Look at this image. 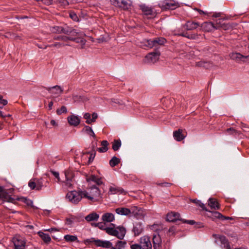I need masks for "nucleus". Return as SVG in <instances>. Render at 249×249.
Segmentation results:
<instances>
[{
	"instance_id": "f257e3e1",
	"label": "nucleus",
	"mask_w": 249,
	"mask_h": 249,
	"mask_svg": "<svg viewBox=\"0 0 249 249\" xmlns=\"http://www.w3.org/2000/svg\"><path fill=\"white\" fill-rule=\"evenodd\" d=\"M105 231L108 235L116 236L120 240L124 239L126 232L124 227L122 226L116 227L113 224H112L110 227H107Z\"/></svg>"
},
{
	"instance_id": "f03ea898",
	"label": "nucleus",
	"mask_w": 249,
	"mask_h": 249,
	"mask_svg": "<svg viewBox=\"0 0 249 249\" xmlns=\"http://www.w3.org/2000/svg\"><path fill=\"white\" fill-rule=\"evenodd\" d=\"M83 198H86L91 202L99 201L101 198V193L99 188L93 186L88 191H83Z\"/></svg>"
},
{
	"instance_id": "7ed1b4c3",
	"label": "nucleus",
	"mask_w": 249,
	"mask_h": 249,
	"mask_svg": "<svg viewBox=\"0 0 249 249\" xmlns=\"http://www.w3.org/2000/svg\"><path fill=\"white\" fill-rule=\"evenodd\" d=\"M115 212L118 214L124 215H128L132 213L137 217V215L141 213L142 210L137 207H133L130 209L126 208H118L115 210Z\"/></svg>"
},
{
	"instance_id": "20e7f679",
	"label": "nucleus",
	"mask_w": 249,
	"mask_h": 249,
	"mask_svg": "<svg viewBox=\"0 0 249 249\" xmlns=\"http://www.w3.org/2000/svg\"><path fill=\"white\" fill-rule=\"evenodd\" d=\"M48 183L47 180L43 178L33 179L30 180L28 186L32 190H40L43 187H47Z\"/></svg>"
},
{
	"instance_id": "39448f33",
	"label": "nucleus",
	"mask_w": 249,
	"mask_h": 249,
	"mask_svg": "<svg viewBox=\"0 0 249 249\" xmlns=\"http://www.w3.org/2000/svg\"><path fill=\"white\" fill-rule=\"evenodd\" d=\"M82 194L83 191H70L67 193L66 195V198L71 202L74 204H77L81 200L82 198H83Z\"/></svg>"
},
{
	"instance_id": "423d86ee",
	"label": "nucleus",
	"mask_w": 249,
	"mask_h": 249,
	"mask_svg": "<svg viewBox=\"0 0 249 249\" xmlns=\"http://www.w3.org/2000/svg\"><path fill=\"white\" fill-rule=\"evenodd\" d=\"M159 5L162 10H174L179 7L178 3L174 0H164Z\"/></svg>"
},
{
	"instance_id": "0eeeda50",
	"label": "nucleus",
	"mask_w": 249,
	"mask_h": 249,
	"mask_svg": "<svg viewBox=\"0 0 249 249\" xmlns=\"http://www.w3.org/2000/svg\"><path fill=\"white\" fill-rule=\"evenodd\" d=\"M15 249H25L26 246L25 238L19 235H16L12 238Z\"/></svg>"
},
{
	"instance_id": "6e6552de",
	"label": "nucleus",
	"mask_w": 249,
	"mask_h": 249,
	"mask_svg": "<svg viewBox=\"0 0 249 249\" xmlns=\"http://www.w3.org/2000/svg\"><path fill=\"white\" fill-rule=\"evenodd\" d=\"M112 5L124 10H127L130 7V1L129 0H110Z\"/></svg>"
},
{
	"instance_id": "1a4fd4ad",
	"label": "nucleus",
	"mask_w": 249,
	"mask_h": 249,
	"mask_svg": "<svg viewBox=\"0 0 249 249\" xmlns=\"http://www.w3.org/2000/svg\"><path fill=\"white\" fill-rule=\"evenodd\" d=\"M46 89L52 94V98L54 100L56 97L59 96L63 92V88L57 85L46 88Z\"/></svg>"
},
{
	"instance_id": "9d476101",
	"label": "nucleus",
	"mask_w": 249,
	"mask_h": 249,
	"mask_svg": "<svg viewBox=\"0 0 249 249\" xmlns=\"http://www.w3.org/2000/svg\"><path fill=\"white\" fill-rule=\"evenodd\" d=\"M66 180L64 182L65 186L68 188L72 187V179L73 178V173L71 170H68L65 172Z\"/></svg>"
},
{
	"instance_id": "9b49d317",
	"label": "nucleus",
	"mask_w": 249,
	"mask_h": 249,
	"mask_svg": "<svg viewBox=\"0 0 249 249\" xmlns=\"http://www.w3.org/2000/svg\"><path fill=\"white\" fill-rule=\"evenodd\" d=\"M160 55V53L158 51L149 53L145 56V62L154 63L159 60Z\"/></svg>"
},
{
	"instance_id": "f8f14e48",
	"label": "nucleus",
	"mask_w": 249,
	"mask_h": 249,
	"mask_svg": "<svg viewBox=\"0 0 249 249\" xmlns=\"http://www.w3.org/2000/svg\"><path fill=\"white\" fill-rule=\"evenodd\" d=\"M140 244L143 249H152L150 238L147 236H143L140 238Z\"/></svg>"
},
{
	"instance_id": "ddd939ff",
	"label": "nucleus",
	"mask_w": 249,
	"mask_h": 249,
	"mask_svg": "<svg viewBox=\"0 0 249 249\" xmlns=\"http://www.w3.org/2000/svg\"><path fill=\"white\" fill-rule=\"evenodd\" d=\"M216 239L218 240L221 243V247L224 249H231L230 245L228 240L224 236L215 235Z\"/></svg>"
},
{
	"instance_id": "4468645a",
	"label": "nucleus",
	"mask_w": 249,
	"mask_h": 249,
	"mask_svg": "<svg viewBox=\"0 0 249 249\" xmlns=\"http://www.w3.org/2000/svg\"><path fill=\"white\" fill-rule=\"evenodd\" d=\"M93 242L95 245L98 247L111 249L112 243L109 241L94 240Z\"/></svg>"
},
{
	"instance_id": "2eb2a0df",
	"label": "nucleus",
	"mask_w": 249,
	"mask_h": 249,
	"mask_svg": "<svg viewBox=\"0 0 249 249\" xmlns=\"http://www.w3.org/2000/svg\"><path fill=\"white\" fill-rule=\"evenodd\" d=\"M213 29H216V24L211 22H205L200 25V29L205 32H210Z\"/></svg>"
},
{
	"instance_id": "dca6fc26",
	"label": "nucleus",
	"mask_w": 249,
	"mask_h": 249,
	"mask_svg": "<svg viewBox=\"0 0 249 249\" xmlns=\"http://www.w3.org/2000/svg\"><path fill=\"white\" fill-rule=\"evenodd\" d=\"M140 7L142 12L147 16H154L155 13L153 9L145 4H142L140 5Z\"/></svg>"
},
{
	"instance_id": "f3484780",
	"label": "nucleus",
	"mask_w": 249,
	"mask_h": 249,
	"mask_svg": "<svg viewBox=\"0 0 249 249\" xmlns=\"http://www.w3.org/2000/svg\"><path fill=\"white\" fill-rule=\"evenodd\" d=\"M180 214L178 213L171 212L167 214V220L170 222H174L178 220H181L180 218Z\"/></svg>"
},
{
	"instance_id": "a211bd4d",
	"label": "nucleus",
	"mask_w": 249,
	"mask_h": 249,
	"mask_svg": "<svg viewBox=\"0 0 249 249\" xmlns=\"http://www.w3.org/2000/svg\"><path fill=\"white\" fill-rule=\"evenodd\" d=\"M200 25L198 22L193 21H188L184 25L186 29L188 31L195 30Z\"/></svg>"
},
{
	"instance_id": "6ab92c4d",
	"label": "nucleus",
	"mask_w": 249,
	"mask_h": 249,
	"mask_svg": "<svg viewBox=\"0 0 249 249\" xmlns=\"http://www.w3.org/2000/svg\"><path fill=\"white\" fill-rule=\"evenodd\" d=\"M124 193V191L123 189L116 186L114 185L111 186L109 187L108 193L110 195H115L118 193L123 194Z\"/></svg>"
},
{
	"instance_id": "aec40b11",
	"label": "nucleus",
	"mask_w": 249,
	"mask_h": 249,
	"mask_svg": "<svg viewBox=\"0 0 249 249\" xmlns=\"http://www.w3.org/2000/svg\"><path fill=\"white\" fill-rule=\"evenodd\" d=\"M114 215L110 213H107L102 216V220L105 222H111L114 220Z\"/></svg>"
},
{
	"instance_id": "412c9836",
	"label": "nucleus",
	"mask_w": 249,
	"mask_h": 249,
	"mask_svg": "<svg viewBox=\"0 0 249 249\" xmlns=\"http://www.w3.org/2000/svg\"><path fill=\"white\" fill-rule=\"evenodd\" d=\"M68 121L70 125L77 126L80 123V119L76 116L71 115L68 117Z\"/></svg>"
},
{
	"instance_id": "4be33fe9",
	"label": "nucleus",
	"mask_w": 249,
	"mask_h": 249,
	"mask_svg": "<svg viewBox=\"0 0 249 249\" xmlns=\"http://www.w3.org/2000/svg\"><path fill=\"white\" fill-rule=\"evenodd\" d=\"M87 180L88 182H93L98 185H100L103 184L102 178H99L95 175H91L89 178H87Z\"/></svg>"
},
{
	"instance_id": "5701e85b",
	"label": "nucleus",
	"mask_w": 249,
	"mask_h": 249,
	"mask_svg": "<svg viewBox=\"0 0 249 249\" xmlns=\"http://www.w3.org/2000/svg\"><path fill=\"white\" fill-rule=\"evenodd\" d=\"M141 46L142 47H147L148 48H152L154 47V39H143L142 42Z\"/></svg>"
},
{
	"instance_id": "b1692460",
	"label": "nucleus",
	"mask_w": 249,
	"mask_h": 249,
	"mask_svg": "<svg viewBox=\"0 0 249 249\" xmlns=\"http://www.w3.org/2000/svg\"><path fill=\"white\" fill-rule=\"evenodd\" d=\"M143 231L142 224L140 223H137L134 226L133 231L135 236L139 235Z\"/></svg>"
},
{
	"instance_id": "393cba45",
	"label": "nucleus",
	"mask_w": 249,
	"mask_h": 249,
	"mask_svg": "<svg viewBox=\"0 0 249 249\" xmlns=\"http://www.w3.org/2000/svg\"><path fill=\"white\" fill-rule=\"evenodd\" d=\"M101 147L97 148V151L100 153H105L108 150L109 143L104 140L101 142Z\"/></svg>"
},
{
	"instance_id": "a878e982",
	"label": "nucleus",
	"mask_w": 249,
	"mask_h": 249,
	"mask_svg": "<svg viewBox=\"0 0 249 249\" xmlns=\"http://www.w3.org/2000/svg\"><path fill=\"white\" fill-rule=\"evenodd\" d=\"M50 31L53 33L60 34L61 33H68V31L66 30V28H63L60 26H53L50 28Z\"/></svg>"
},
{
	"instance_id": "bb28decb",
	"label": "nucleus",
	"mask_w": 249,
	"mask_h": 249,
	"mask_svg": "<svg viewBox=\"0 0 249 249\" xmlns=\"http://www.w3.org/2000/svg\"><path fill=\"white\" fill-rule=\"evenodd\" d=\"M99 218V215L95 212H92L85 217V219L88 222L97 221Z\"/></svg>"
},
{
	"instance_id": "cd10ccee",
	"label": "nucleus",
	"mask_w": 249,
	"mask_h": 249,
	"mask_svg": "<svg viewBox=\"0 0 249 249\" xmlns=\"http://www.w3.org/2000/svg\"><path fill=\"white\" fill-rule=\"evenodd\" d=\"M173 136L177 141H181L183 140L185 136L182 134V130L178 129L173 132Z\"/></svg>"
},
{
	"instance_id": "c85d7f7f",
	"label": "nucleus",
	"mask_w": 249,
	"mask_h": 249,
	"mask_svg": "<svg viewBox=\"0 0 249 249\" xmlns=\"http://www.w3.org/2000/svg\"><path fill=\"white\" fill-rule=\"evenodd\" d=\"M208 205L211 208L214 210H218L219 208V203L214 198H210L208 201Z\"/></svg>"
},
{
	"instance_id": "c756f323",
	"label": "nucleus",
	"mask_w": 249,
	"mask_h": 249,
	"mask_svg": "<svg viewBox=\"0 0 249 249\" xmlns=\"http://www.w3.org/2000/svg\"><path fill=\"white\" fill-rule=\"evenodd\" d=\"M153 39L155 47H158L160 46L163 45L166 42V39L163 37H156Z\"/></svg>"
},
{
	"instance_id": "7c9ffc66",
	"label": "nucleus",
	"mask_w": 249,
	"mask_h": 249,
	"mask_svg": "<svg viewBox=\"0 0 249 249\" xmlns=\"http://www.w3.org/2000/svg\"><path fill=\"white\" fill-rule=\"evenodd\" d=\"M37 234L46 243H49L51 241V238L49 234L41 231H38Z\"/></svg>"
},
{
	"instance_id": "2f4dec72",
	"label": "nucleus",
	"mask_w": 249,
	"mask_h": 249,
	"mask_svg": "<svg viewBox=\"0 0 249 249\" xmlns=\"http://www.w3.org/2000/svg\"><path fill=\"white\" fill-rule=\"evenodd\" d=\"M64 239L67 242H78L79 241L76 235L67 234L64 236Z\"/></svg>"
},
{
	"instance_id": "473e14b6",
	"label": "nucleus",
	"mask_w": 249,
	"mask_h": 249,
	"mask_svg": "<svg viewBox=\"0 0 249 249\" xmlns=\"http://www.w3.org/2000/svg\"><path fill=\"white\" fill-rule=\"evenodd\" d=\"M231 58L236 61L241 60L243 58H247L248 56H245L240 53H233L230 54Z\"/></svg>"
},
{
	"instance_id": "72a5a7b5",
	"label": "nucleus",
	"mask_w": 249,
	"mask_h": 249,
	"mask_svg": "<svg viewBox=\"0 0 249 249\" xmlns=\"http://www.w3.org/2000/svg\"><path fill=\"white\" fill-rule=\"evenodd\" d=\"M216 29L221 28L225 30H229L230 28H231V26L229 24L223 23V24H221L220 21H219V22H218V21H217L216 23Z\"/></svg>"
},
{
	"instance_id": "f704fd0d",
	"label": "nucleus",
	"mask_w": 249,
	"mask_h": 249,
	"mask_svg": "<svg viewBox=\"0 0 249 249\" xmlns=\"http://www.w3.org/2000/svg\"><path fill=\"white\" fill-rule=\"evenodd\" d=\"M121 142L120 140H115L112 142V148L113 150L115 151L119 150L120 147L121 146Z\"/></svg>"
},
{
	"instance_id": "c9c22d12",
	"label": "nucleus",
	"mask_w": 249,
	"mask_h": 249,
	"mask_svg": "<svg viewBox=\"0 0 249 249\" xmlns=\"http://www.w3.org/2000/svg\"><path fill=\"white\" fill-rule=\"evenodd\" d=\"M82 131L90 136H92L93 137H95V135L93 131L92 130L91 127L89 126H85L83 129Z\"/></svg>"
},
{
	"instance_id": "e433bc0d",
	"label": "nucleus",
	"mask_w": 249,
	"mask_h": 249,
	"mask_svg": "<svg viewBox=\"0 0 249 249\" xmlns=\"http://www.w3.org/2000/svg\"><path fill=\"white\" fill-rule=\"evenodd\" d=\"M120 162V160L114 156L109 161V164L111 167H114Z\"/></svg>"
},
{
	"instance_id": "4c0bfd02",
	"label": "nucleus",
	"mask_w": 249,
	"mask_h": 249,
	"mask_svg": "<svg viewBox=\"0 0 249 249\" xmlns=\"http://www.w3.org/2000/svg\"><path fill=\"white\" fill-rule=\"evenodd\" d=\"M70 40L73 41L75 42L76 43H79L81 44L82 45H84L85 44L86 40L84 39L83 38L81 37H71L70 38Z\"/></svg>"
},
{
	"instance_id": "58836bf2",
	"label": "nucleus",
	"mask_w": 249,
	"mask_h": 249,
	"mask_svg": "<svg viewBox=\"0 0 249 249\" xmlns=\"http://www.w3.org/2000/svg\"><path fill=\"white\" fill-rule=\"evenodd\" d=\"M66 30L68 31V33H65V34L70 35V36H79V33L75 29H71L69 28H66Z\"/></svg>"
},
{
	"instance_id": "ea45409f",
	"label": "nucleus",
	"mask_w": 249,
	"mask_h": 249,
	"mask_svg": "<svg viewBox=\"0 0 249 249\" xmlns=\"http://www.w3.org/2000/svg\"><path fill=\"white\" fill-rule=\"evenodd\" d=\"M153 242L154 247L155 248L156 245L159 246L160 244V236L159 235H154L153 237Z\"/></svg>"
},
{
	"instance_id": "a19ab883",
	"label": "nucleus",
	"mask_w": 249,
	"mask_h": 249,
	"mask_svg": "<svg viewBox=\"0 0 249 249\" xmlns=\"http://www.w3.org/2000/svg\"><path fill=\"white\" fill-rule=\"evenodd\" d=\"M178 35L182 36H184V37H187V38H189V39H196L197 38V35H196V34L189 35L187 33H182V34H178Z\"/></svg>"
},
{
	"instance_id": "79ce46f5",
	"label": "nucleus",
	"mask_w": 249,
	"mask_h": 249,
	"mask_svg": "<svg viewBox=\"0 0 249 249\" xmlns=\"http://www.w3.org/2000/svg\"><path fill=\"white\" fill-rule=\"evenodd\" d=\"M190 202H193V203H195L196 205L199 206L200 207H201L203 209H205V205H204V204H203L202 203H201V202L200 200H197V199H190Z\"/></svg>"
},
{
	"instance_id": "37998d69",
	"label": "nucleus",
	"mask_w": 249,
	"mask_h": 249,
	"mask_svg": "<svg viewBox=\"0 0 249 249\" xmlns=\"http://www.w3.org/2000/svg\"><path fill=\"white\" fill-rule=\"evenodd\" d=\"M71 36H56L54 38L55 40H61L65 42H67L68 40H70Z\"/></svg>"
},
{
	"instance_id": "c03bdc74",
	"label": "nucleus",
	"mask_w": 249,
	"mask_h": 249,
	"mask_svg": "<svg viewBox=\"0 0 249 249\" xmlns=\"http://www.w3.org/2000/svg\"><path fill=\"white\" fill-rule=\"evenodd\" d=\"M67 112V107L64 106H62L60 108L57 109L56 110V113L58 115H61L62 113H66Z\"/></svg>"
},
{
	"instance_id": "a18cd8bd",
	"label": "nucleus",
	"mask_w": 249,
	"mask_h": 249,
	"mask_svg": "<svg viewBox=\"0 0 249 249\" xmlns=\"http://www.w3.org/2000/svg\"><path fill=\"white\" fill-rule=\"evenodd\" d=\"M70 18L74 21H78L79 18L76 13L73 12H71L70 13Z\"/></svg>"
},
{
	"instance_id": "49530a36",
	"label": "nucleus",
	"mask_w": 249,
	"mask_h": 249,
	"mask_svg": "<svg viewBox=\"0 0 249 249\" xmlns=\"http://www.w3.org/2000/svg\"><path fill=\"white\" fill-rule=\"evenodd\" d=\"M21 200L26 204L28 206H31L33 204V201L27 198L23 197L21 198Z\"/></svg>"
},
{
	"instance_id": "de8ad7c7",
	"label": "nucleus",
	"mask_w": 249,
	"mask_h": 249,
	"mask_svg": "<svg viewBox=\"0 0 249 249\" xmlns=\"http://www.w3.org/2000/svg\"><path fill=\"white\" fill-rule=\"evenodd\" d=\"M84 118L86 119V123L88 124H90L91 123V119H90V114L89 113H86L84 115Z\"/></svg>"
},
{
	"instance_id": "09e8293b",
	"label": "nucleus",
	"mask_w": 249,
	"mask_h": 249,
	"mask_svg": "<svg viewBox=\"0 0 249 249\" xmlns=\"http://www.w3.org/2000/svg\"><path fill=\"white\" fill-rule=\"evenodd\" d=\"M57 2L60 6L62 7H65L69 4V2L67 0H58Z\"/></svg>"
},
{
	"instance_id": "8fccbe9b",
	"label": "nucleus",
	"mask_w": 249,
	"mask_h": 249,
	"mask_svg": "<svg viewBox=\"0 0 249 249\" xmlns=\"http://www.w3.org/2000/svg\"><path fill=\"white\" fill-rule=\"evenodd\" d=\"M6 197V193L3 189V188L0 187V198H5Z\"/></svg>"
},
{
	"instance_id": "3c124183",
	"label": "nucleus",
	"mask_w": 249,
	"mask_h": 249,
	"mask_svg": "<svg viewBox=\"0 0 249 249\" xmlns=\"http://www.w3.org/2000/svg\"><path fill=\"white\" fill-rule=\"evenodd\" d=\"M65 45H68V44H61L60 43L56 42V43H55L50 45V47H55L59 48H60L62 46H64Z\"/></svg>"
},
{
	"instance_id": "603ef678",
	"label": "nucleus",
	"mask_w": 249,
	"mask_h": 249,
	"mask_svg": "<svg viewBox=\"0 0 249 249\" xmlns=\"http://www.w3.org/2000/svg\"><path fill=\"white\" fill-rule=\"evenodd\" d=\"M74 222V218L73 217L67 218L66 219V224L68 225H71Z\"/></svg>"
},
{
	"instance_id": "864d4df0",
	"label": "nucleus",
	"mask_w": 249,
	"mask_h": 249,
	"mask_svg": "<svg viewBox=\"0 0 249 249\" xmlns=\"http://www.w3.org/2000/svg\"><path fill=\"white\" fill-rule=\"evenodd\" d=\"M130 249H142V247L141 246V244H132L130 246Z\"/></svg>"
},
{
	"instance_id": "5fc2aeb1",
	"label": "nucleus",
	"mask_w": 249,
	"mask_h": 249,
	"mask_svg": "<svg viewBox=\"0 0 249 249\" xmlns=\"http://www.w3.org/2000/svg\"><path fill=\"white\" fill-rule=\"evenodd\" d=\"M0 103L2 105V106H5L7 104L8 102L6 100L3 99L2 96L0 95Z\"/></svg>"
},
{
	"instance_id": "6e6d98bb",
	"label": "nucleus",
	"mask_w": 249,
	"mask_h": 249,
	"mask_svg": "<svg viewBox=\"0 0 249 249\" xmlns=\"http://www.w3.org/2000/svg\"><path fill=\"white\" fill-rule=\"evenodd\" d=\"M51 173L58 179V181H60L59 173L53 171H52Z\"/></svg>"
},
{
	"instance_id": "4d7b16f0",
	"label": "nucleus",
	"mask_w": 249,
	"mask_h": 249,
	"mask_svg": "<svg viewBox=\"0 0 249 249\" xmlns=\"http://www.w3.org/2000/svg\"><path fill=\"white\" fill-rule=\"evenodd\" d=\"M98 115L96 113H93L92 114V119H91V123L95 122L96 119L97 118Z\"/></svg>"
},
{
	"instance_id": "13d9d810",
	"label": "nucleus",
	"mask_w": 249,
	"mask_h": 249,
	"mask_svg": "<svg viewBox=\"0 0 249 249\" xmlns=\"http://www.w3.org/2000/svg\"><path fill=\"white\" fill-rule=\"evenodd\" d=\"M96 226H98L100 229L105 230L106 228H105L104 225L102 223H98L96 224Z\"/></svg>"
},
{
	"instance_id": "bf43d9fd",
	"label": "nucleus",
	"mask_w": 249,
	"mask_h": 249,
	"mask_svg": "<svg viewBox=\"0 0 249 249\" xmlns=\"http://www.w3.org/2000/svg\"><path fill=\"white\" fill-rule=\"evenodd\" d=\"M214 216L218 218H220L223 217V215L220 213L217 212H215L214 213Z\"/></svg>"
},
{
	"instance_id": "052dcab7",
	"label": "nucleus",
	"mask_w": 249,
	"mask_h": 249,
	"mask_svg": "<svg viewBox=\"0 0 249 249\" xmlns=\"http://www.w3.org/2000/svg\"><path fill=\"white\" fill-rule=\"evenodd\" d=\"M95 153L90 154V157L89 158V163L93 161V160L95 157Z\"/></svg>"
},
{
	"instance_id": "680f3d73",
	"label": "nucleus",
	"mask_w": 249,
	"mask_h": 249,
	"mask_svg": "<svg viewBox=\"0 0 249 249\" xmlns=\"http://www.w3.org/2000/svg\"><path fill=\"white\" fill-rule=\"evenodd\" d=\"M184 223H186L190 225H193L195 223V221L193 220H183V221Z\"/></svg>"
},
{
	"instance_id": "e2e57ef3",
	"label": "nucleus",
	"mask_w": 249,
	"mask_h": 249,
	"mask_svg": "<svg viewBox=\"0 0 249 249\" xmlns=\"http://www.w3.org/2000/svg\"><path fill=\"white\" fill-rule=\"evenodd\" d=\"M45 231H58L59 230L57 229L56 228H51V229L45 230Z\"/></svg>"
},
{
	"instance_id": "0e129e2a",
	"label": "nucleus",
	"mask_w": 249,
	"mask_h": 249,
	"mask_svg": "<svg viewBox=\"0 0 249 249\" xmlns=\"http://www.w3.org/2000/svg\"><path fill=\"white\" fill-rule=\"evenodd\" d=\"M195 10L198 11V13L201 15V14H206V13L201 10H200V9H198L197 8H195Z\"/></svg>"
},
{
	"instance_id": "69168bd1",
	"label": "nucleus",
	"mask_w": 249,
	"mask_h": 249,
	"mask_svg": "<svg viewBox=\"0 0 249 249\" xmlns=\"http://www.w3.org/2000/svg\"><path fill=\"white\" fill-rule=\"evenodd\" d=\"M53 104V101H51L49 102V105H48V107H49V109L51 110L52 109Z\"/></svg>"
},
{
	"instance_id": "338daca9",
	"label": "nucleus",
	"mask_w": 249,
	"mask_h": 249,
	"mask_svg": "<svg viewBox=\"0 0 249 249\" xmlns=\"http://www.w3.org/2000/svg\"><path fill=\"white\" fill-rule=\"evenodd\" d=\"M227 131L228 132H229L230 134H232V133H233V132H234L235 131V130L231 128L228 129L227 130Z\"/></svg>"
},
{
	"instance_id": "774afa93",
	"label": "nucleus",
	"mask_w": 249,
	"mask_h": 249,
	"mask_svg": "<svg viewBox=\"0 0 249 249\" xmlns=\"http://www.w3.org/2000/svg\"><path fill=\"white\" fill-rule=\"evenodd\" d=\"M72 99L74 100V101L75 102L79 99V96L78 95H73L72 96Z\"/></svg>"
}]
</instances>
